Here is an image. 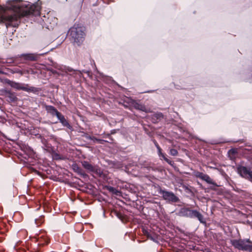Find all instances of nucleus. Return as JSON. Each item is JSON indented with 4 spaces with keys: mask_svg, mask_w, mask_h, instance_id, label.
I'll list each match as a JSON object with an SVG mask.
<instances>
[{
    "mask_svg": "<svg viewBox=\"0 0 252 252\" xmlns=\"http://www.w3.org/2000/svg\"><path fill=\"white\" fill-rule=\"evenodd\" d=\"M162 157L164 159V160H165L169 164H172V161L170 160L169 159H168L164 155H162Z\"/></svg>",
    "mask_w": 252,
    "mask_h": 252,
    "instance_id": "17",
    "label": "nucleus"
},
{
    "mask_svg": "<svg viewBox=\"0 0 252 252\" xmlns=\"http://www.w3.org/2000/svg\"><path fill=\"white\" fill-rule=\"evenodd\" d=\"M191 216L197 218L200 222H203V216L199 212L196 210L191 211Z\"/></svg>",
    "mask_w": 252,
    "mask_h": 252,
    "instance_id": "8",
    "label": "nucleus"
},
{
    "mask_svg": "<svg viewBox=\"0 0 252 252\" xmlns=\"http://www.w3.org/2000/svg\"><path fill=\"white\" fill-rule=\"evenodd\" d=\"M162 196L164 199L173 202H176L178 200V198L172 192L163 191Z\"/></svg>",
    "mask_w": 252,
    "mask_h": 252,
    "instance_id": "6",
    "label": "nucleus"
},
{
    "mask_svg": "<svg viewBox=\"0 0 252 252\" xmlns=\"http://www.w3.org/2000/svg\"><path fill=\"white\" fill-rule=\"evenodd\" d=\"M231 244L236 249L239 250H250L252 246L250 245L252 242L250 239L246 240H232Z\"/></svg>",
    "mask_w": 252,
    "mask_h": 252,
    "instance_id": "3",
    "label": "nucleus"
},
{
    "mask_svg": "<svg viewBox=\"0 0 252 252\" xmlns=\"http://www.w3.org/2000/svg\"><path fill=\"white\" fill-rule=\"evenodd\" d=\"M85 31L86 29L84 26L75 24L69 29L68 35L75 42L82 43L85 39Z\"/></svg>",
    "mask_w": 252,
    "mask_h": 252,
    "instance_id": "2",
    "label": "nucleus"
},
{
    "mask_svg": "<svg viewBox=\"0 0 252 252\" xmlns=\"http://www.w3.org/2000/svg\"><path fill=\"white\" fill-rule=\"evenodd\" d=\"M18 235L20 238L25 239L27 236V232L25 230H22L19 231Z\"/></svg>",
    "mask_w": 252,
    "mask_h": 252,
    "instance_id": "11",
    "label": "nucleus"
},
{
    "mask_svg": "<svg viewBox=\"0 0 252 252\" xmlns=\"http://www.w3.org/2000/svg\"><path fill=\"white\" fill-rule=\"evenodd\" d=\"M36 241L37 242L38 245L40 246H43L48 244L49 243V240L48 238L44 235H42L40 236H38V238L36 239Z\"/></svg>",
    "mask_w": 252,
    "mask_h": 252,
    "instance_id": "7",
    "label": "nucleus"
},
{
    "mask_svg": "<svg viewBox=\"0 0 252 252\" xmlns=\"http://www.w3.org/2000/svg\"><path fill=\"white\" fill-rule=\"evenodd\" d=\"M238 172L242 177L248 178L252 181V172L246 167L240 166L237 168Z\"/></svg>",
    "mask_w": 252,
    "mask_h": 252,
    "instance_id": "5",
    "label": "nucleus"
},
{
    "mask_svg": "<svg viewBox=\"0 0 252 252\" xmlns=\"http://www.w3.org/2000/svg\"><path fill=\"white\" fill-rule=\"evenodd\" d=\"M158 153L159 156H161L162 157V155H163L161 152V149L160 148H158Z\"/></svg>",
    "mask_w": 252,
    "mask_h": 252,
    "instance_id": "18",
    "label": "nucleus"
},
{
    "mask_svg": "<svg viewBox=\"0 0 252 252\" xmlns=\"http://www.w3.org/2000/svg\"><path fill=\"white\" fill-rule=\"evenodd\" d=\"M57 117L59 118V119L60 120L61 122L63 124V126H70L69 124L67 122V121L65 120L64 116L60 113V116L57 115Z\"/></svg>",
    "mask_w": 252,
    "mask_h": 252,
    "instance_id": "10",
    "label": "nucleus"
},
{
    "mask_svg": "<svg viewBox=\"0 0 252 252\" xmlns=\"http://www.w3.org/2000/svg\"><path fill=\"white\" fill-rule=\"evenodd\" d=\"M155 145L158 149L160 148V147L157 142H155Z\"/></svg>",
    "mask_w": 252,
    "mask_h": 252,
    "instance_id": "19",
    "label": "nucleus"
},
{
    "mask_svg": "<svg viewBox=\"0 0 252 252\" xmlns=\"http://www.w3.org/2000/svg\"><path fill=\"white\" fill-rule=\"evenodd\" d=\"M46 109L49 112L52 113V114H55L56 116L59 115L60 116V113L57 111V110L52 106H48L46 107Z\"/></svg>",
    "mask_w": 252,
    "mask_h": 252,
    "instance_id": "9",
    "label": "nucleus"
},
{
    "mask_svg": "<svg viewBox=\"0 0 252 252\" xmlns=\"http://www.w3.org/2000/svg\"><path fill=\"white\" fill-rule=\"evenodd\" d=\"M17 73H20L21 75H24L25 73L29 74L30 73V70H18L16 71Z\"/></svg>",
    "mask_w": 252,
    "mask_h": 252,
    "instance_id": "16",
    "label": "nucleus"
},
{
    "mask_svg": "<svg viewBox=\"0 0 252 252\" xmlns=\"http://www.w3.org/2000/svg\"><path fill=\"white\" fill-rule=\"evenodd\" d=\"M84 167L88 169V170H93V167L92 166V165H91L90 164H89V163L87 162H84L83 164Z\"/></svg>",
    "mask_w": 252,
    "mask_h": 252,
    "instance_id": "14",
    "label": "nucleus"
},
{
    "mask_svg": "<svg viewBox=\"0 0 252 252\" xmlns=\"http://www.w3.org/2000/svg\"><path fill=\"white\" fill-rule=\"evenodd\" d=\"M134 107L136 109L140 110L142 111H146V109L144 106L137 103H135L134 104Z\"/></svg>",
    "mask_w": 252,
    "mask_h": 252,
    "instance_id": "12",
    "label": "nucleus"
},
{
    "mask_svg": "<svg viewBox=\"0 0 252 252\" xmlns=\"http://www.w3.org/2000/svg\"><path fill=\"white\" fill-rule=\"evenodd\" d=\"M170 154L172 156H176L178 155V152L177 150L174 149H171L170 150Z\"/></svg>",
    "mask_w": 252,
    "mask_h": 252,
    "instance_id": "15",
    "label": "nucleus"
},
{
    "mask_svg": "<svg viewBox=\"0 0 252 252\" xmlns=\"http://www.w3.org/2000/svg\"><path fill=\"white\" fill-rule=\"evenodd\" d=\"M37 9L35 5L28 2L9 0L5 7L0 5V22L5 23L7 26L16 27L21 17L33 14Z\"/></svg>",
    "mask_w": 252,
    "mask_h": 252,
    "instance_id": "1",
    "label": "nucleus"
},
{
    "mask_svg": "<svg viewBox=\"0 0 252 252\" xmlns=\"http://www.w3.org/2000/svg\"><path fill=\"white\" fill-rule=\"evenodd\" d=\"M202 179L205 180L206 182L209 184H212V179L211 178L207 175H203L202 177Z\"/></svg>",
    "mask_w": 252,
    "mask_h": 252,
    "instance_id": "13",
    "label": "nucleus"
},
{
    "mask_svg": "<svg viewBox=\"0 0 252 252\" xmlns=\"http://www.w3.org/2000/svg\"><path fill=\"white\" fill-rule=\"evenodd\" d=\"M7 83L12 87L17 89L18 90H22L27 92H33L35 90V88L33 87L30 88L28 87L27 85L26 86H23L20 83L13 82L10 80L7 81Z\"/></svg>",
    "mask_w": 252,
    "mask_h": 252,
    "instance_id": "4",
    "label": "nucleus"
}]
</instances>
